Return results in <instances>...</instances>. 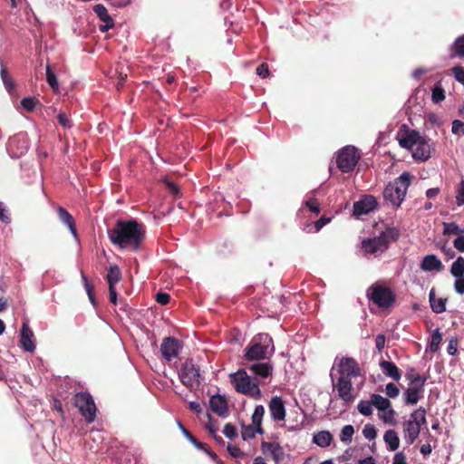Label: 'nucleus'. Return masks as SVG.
Returning <instances> with one entry per match:
<instances>
[{"label": "nucleus", "mask_w": 464, "mask_h": 464, "mask_svg": "<svg viewBox=\"0 0 464 464\" xmlns=\"http://www.w3.org/2000/svg\"><path fill=\"white\" fill-rule=\"evenodd\" d=\"M429 298L430 307L434 313L440 314L446 310V301L442 298H436L434 289L430 291Z\"/></svg>", "instance_id": "cd10ccee"}, {"label": "nucleus", "mask_w": 464, "mask_h": 464, "mask_svg": "<svg viewBox=\"0 0 464 464\" xmlns=\"http://www.w3.org/2000/svg\"><path fill=\"white\" fill-rule=\"evenodd\" d=\"M331 221V218H326L324 217H322L316 223H315V228L316 231L320 230L324 226L328 224Z\"/></svg>", "instance_id": "338daca9"}, {"label": "nucleus", "mask_w": 464, "mask_h": 464, "mask_svg": "<svg viewBox=\"0 0 464 464\" xmlns=\"http://www.w3.org/2000/svg\"><path fill=\"white\" fill-rule=\"evenodd\" d=\"M372 406H374L379 411L389 408L392 404L391 401L379 394H372L371 396Z\"/></svg>", "instance_id": "473e14b6"}, {"label": "nucleus", "mask_w": 464, "mask_h": 464, "mask_svg": "<svg viewBox=\"0 0 464 464\" xmlns=\"http://www.w3.org/2000/svg\"><path fill=\"white\" fill-rule=\"evenodd\" d=\"M454 247L463 253L464 252V235H460L458 237H456L453 241Z\"/></svg>", "instance_id": "4d7b16f0"}, {"label": "nucleus", "mask_w": 464, "mask_h": 464, "mask_svg": "<svg viewBox=\"0 0 464 464\" xmlns=\"http://www.w3.org/2000/svg\"><path fill=\"white\" fill-rule=\"evenodd\" d=\"M395 411L392 408L391 405L389 408L379 411V418L385 423L395 425Z\"/></svg>", "instance_id": "72a5a7b5"}, {"label": "nucleus", "mask_w": 464, "mask_h": 464, "mask_svg": "<svg viewBox=\"0 0 464 464\" xmlns=\"http://www.w3.org/2000/svg\"><path fill=\"white\" fill-rule=\"evenodd\" d=\"M231 382L237 392L259 399L261 391L256 379L251 378L245 370H238L230 374Z\"/></svg>", "instance_id": "0eeeda50"}, {"label": "nucleus", "mask_w": 464, "mask_h": 464, "mask_svg": "<svg viewBox=\"0 0 464 464\" xmlns=\"http://www.w3.org/2000/svg\"><path fill=\"white\" fill-rule=\"evenodd\" d=\"M333 440L332 434L327 430H322L314 434L313 441L321 448L328 447Z\"/></svg>", "instance_id": "c85d7f7f"}, {"label": "nucleus", "mask_w": 464, "mask_h": 464, "mask_svg": "<svg viewBox=\"0 0 464 464\" xmlns=\"http://www.w3.org/2000/svg\"><path fill=\"white\" fill-rule=\"evenodd\" d=\"M20 345L28 353H33L35 350L34 335L27 323H24L22 325Z\"/></svg>", "instance_id": "f3484780"}, {"label": "nucleus", "mask_w": 464, "mask_h": 464, "mask_svg": "<svg viewBox=\"0 0 464 464\" xmlns=\"http://www.w3.org/2000/svg\"><path fill=\"white\" fill-rule=\"evenodd\" d=\"M445 99L444 90L440 85V82H438L432 88V101L435 103L440 102Z\"/></svg>", "instance_id": "a19ab883"}, {"label": "nucleus", "mask_w": 464, "mask_h": 464, "mask_svg": "<svg viewBox=\"0 0 464 464\" xmlns=\"http://www.w3.org/2000/svg\"><path fill=\"white\" fill-rule=\"evenodd\" d=\"M367 297L379 307H389L395 302L392 290L382 283L372 285L367 290Z\"/></svg>", "instance_id": "1a4fd4ad"}, {"label": "nucleus", "mask_w": 464, "mask_h": 464, "mask_svg": "<svg viewBox=\"0 0 464 464\" xmlns=\"http://www.w3.org/2000/svg\"><path fill=\"white\" fill-rule=\"evenodd\" d=\"M169 295L167 293H158L156 295V300L160 304H167L169 302Z\"/></svg>", "instance_id": "052dcab7"}, {"label": "nucleus", "mask_w": 464, "mask_h": 464, "mask_svg": "<svg viewBox=\"0 0 464 464\" xmlns=\"http://www.w3.org/2000/svg\"><path fill=\"white\" fill-rule=\"evenodd\" d=\"M110 301L116 304H117V292L115 286H109Z\"/></svg>", "instance_id": "774afa93"}, {"label": "nucleus", "mask_w": 464, "mask_h": 464, "mask_svg": "<svg viewBox=\"0 0 464 464\" xmlns=\"http://www.w3.org/2000/svg\"><path fill=\"white\" fill-rule=\"evenodd\" d=\"M0 220L5 224L10 222V217L8 215V211L5 207V204L0 201Z\"/></svg>", "instance_id": "864d4df0"}, {"label": "nucleus", "mask_w": 464, "mask_h": 464, "mask_svg": "<svg viewBox=\"0 0 464 464\" xmlns=\"http://www.w3.org/2000/svg\"><path fill=\"white\" fill-rule=\"evenodd\" d=\"M451 73L457 82L464 85V69L461 66H454Z\"/></svg>", "instance_id": "a18cd8bd"}, {"label": "nucleus", "mask_w": 464, "mask_h": 464, "mask_svg": "<svg viewBox=\"0 0 464 464\" xmlns=\"http://www.w3.org/2000/svg\"><path fill=\"white\" fill-rule=\"evenodd\" d=\"M387 450L395 451L400 446V439L397 432L393 430H388L383 436Z\"/></svg>", "instance_id": "a878e982"}, {"label": "nucleus", "mask_w": 464, "mask_h": 464, "mask_svg": "<svg viewBox=\"0 0 464 464\" xmlns=\"http://www.w3.org/2000/svg\"><path fill=\"white\" fill-rule=\"evenodd\" d=\"M380 367L385 376H388L396 382L401 380V372L394 362L390 361H382L380 362Z\"/></svg>", "instance_id": "393cba45"}, {"label": "nucleus", "mask_w": 464, "mask_h": 464, "mask_svg": "<svg viewBox=\"0 0 464 464\" xmlns=\"http://www.w3.org/2000/svg\"><path fill=\"white\" fill-rule=\"evenodd\" d=\"M180 349L179 342L172 337L165 338L160 346V352L164 359L171 361L176 358Z\"/></svg>", "instance_id": "dca6fc26"}, {"label": "nucleus", "mask_w": 464, "mask_h": 464, "mask_svg": "<svg viewBox=\"0 0 464 464\" xmlns=\"http://www.w3.org/2000/svg\"><path fill=\"white\" fill-rule=\"evenodd\" d=\"M378 206L376 198L372 195H364L353 204V215L360 218L373 211Z\"/></svg>", "instance_id": "2eb2a0df"}, {"label": "nucleus", "mask_w": 464, "mask_h": 464, "mask_svg": "<svg viewBox=\"0 0 464 464\" xmlns=\"http://www.w3.org/2000/svg\"><path fill=\"white\" fill-rule=\"evenodd\" d=\"M21 105L28 111H32L36 105V101L31 97H25L21 101Z\"/></svg>", "instance_id": "de8ad7c7"}, {"label": "nucleus", "mask_w": 464, "mask_h": 464, "mask_svg": "<svg viewBox=\"0 0 464 464\" xmlns=\"http://www.w3.org/2000/svg\"><path fill=\"white\" fill-rule=\"evenodd\" d=\"M399 145L411 153L416 161L425 162L431 156V148L429 140L419 130L402 124L396 133Z\"/></svg>", "instance_id": "7ed1b4c3"}, {"label": "nucleus", "mask_w": 464, "mask_h": 464, "mask_svg": "<svg viewBox=\"0 0 464 464\" xmlns=\"http://www.w3.org/2000/svg\"><path fill=\"white\" fill-rule=\"evenodd\" d=\"M1 79L3 82V84L6 90V92L10 94H12L15 90V82L12 78V76L9 74L8 71L4 67L3 62L1 61Z\"/></svg>", "instance_id": "bb28decb"}, {"label": "nucleus", "mask_w": 464, "mask_h": 464, "mask_svg": "<svg viewBox=\"0 0 464 464\" xmlns=\"http://www.w3.org/2000/svg\"><path fill=\"white\" fill-rule=\"evenodd\" d=\"M420 266L424 272H440L444 267L442 262L435 255L425 256Z\"/></svg>", "instance_id": "aec40b11"}, {"label": "nucleus", "mask_w": 464, "mask_h": 464, "mask_svg": "<svg viewBox=\"0 0 464 464\" xmlns=\"http://www.w3.org/2000/svg\"><path fill=\"white\" fill-rule=\"evenodd\" d=\"M460 227L455 222L443 223V235H459Z\"/></svg>", "instance_id": "37998d69"}, {"label": "nucleus", "mask_w": 464, "mask_h": 464, "mask_svg": "<svg viewBox=\"0 0 464 464\" xmlns=\"http://www.w3.org/2000/svg\"><path fill=\"white\" fill-rule=\"evenodd\" d=\"M399 237V232L394 227H388L379 236L369 237L362 242L363 256L367 258L376 257L382 254L392 242Z\"/></svg>", "instance_id": "20e7f679"}, {"label": "nucleus", "mask_w": 464, "mask_h": 464, "mask_svg": "<svg viewBox=\"0 0 464 464\" xmlns=\"http://www.w3.org/2000/svg\"><path fill=\"white\" fill-rule=\"evenodd\" d=\"M269 411L271 418L276 421L284 420L285 418V407L283 400L275 396L269 401Z\"/></svg>", "instance_id": "a211bd4d"}, {"label": "nucleus", "mask_w": 464, "mask_h": 464, "mask_svg": "<svg viewBox=\"0 0 464 464\" xmlns=\"http://www.w3.org/2000/svg\"><path fill=\"white\" fill-rule=\"evenodd\" d=\"M29 141L26 133L19 132L14 135L7 142L6 150L12 158H19L26 153Z\"/></svg>", "instance_id": "4468645a"}, {"label": "nucleus", "mask_w": 464, "mask_h": 464, "mask_svg": "<svg viewBox=\"0 0 464 464\" xmlns=\"http://www.w3.org/2000/svg\"><path fill=\"white\" fill-rule=\"evenodd\" d=\"M46 81L54 92H58L59 84L57 82V78L54 72L51 70L49 65L46 66Z\"/></svg>", "instance_id": "ea45409f"}, {"label": "nucleus", "mask_w": 464, "mask_h": 464, "mask_svg": "<svg viewBox=\"0 0 464 464\" xmlns=\"http://www.w3.org/2000/svg\"><path fill=\"white\" fill-rule=\"evenodd\" d=\"M82 282H83V285H84L85 291H86L87 295L89 297V300L92 303V304L93 306H95L96 305V301H95L94 294H93V292H94L93 285L88 280L87 276L83 273H82Z\"/></svg>", "instance_id": "4c0bfd02"}, {"label": "nucleus", "mask_w": 464, "mask_h": 464, "mask_svg": "<svg viewBox=\"0 0 464 464\" xmlns=\"http://www.w3.org/2000/svg\"><path fill=\"white\" fill-rule=\"evenodd\" d=\"M362 434L365 439L372 440L376 437V429L372 424H365L362 429Z\"/></svg>", "instance_id": "c03bdc74"}, {"label": "nucleus", "mask_w": 464, "mask_h": 464, "mask_svg": "<svg viewBox=\"0 0 464 464\" xmlns=\"http://www.w3.org/2000/svg\"><path fill=\"white\" fill-rule=\"evenodd\" d=\"M410 381L408 389L403 393L404 402L407 405H414L418 403L423 394V388L426 378L420 374H407Z\"/></svg>", "instance_id": "9b49d317"}, {"label": "nucleus", "mask_w": 464, "mask_h": 464, "mask_svg": "<svg viewBox=\"0 0 464 464\" xmlns=\"http://www.w3.org/2000/svg\"><path fill=\"white\" fill-rule=\"evenodd\" d=\"M452 133L461 136L464 135V122L459 120H455L452 121L451 127Z\"/></svg>", "instance_id": "49530a36"}, {"label": "nucleus", "mask_w": 464, "mask_h": 464, "mask_svg": "<svg viewBox=\"0 0 464 464\" xmlns=\"http://www.w3.org/2000/svg\"><path fill=\"white\" fill-rule=\"evenodd\" d=\"M57 215L61 222H63L72 233L73 238L78 242L79 237L75 227V222L72 216L63 208L60 207L57 209Z\"/></svg>", "instance_id": "412c9836"}, {"label": "nucleus", "mask_w": 464, "mask_h": 464, "mask_svg": "<svg viewBox=\"0 0 464 464\" xmlns=\"http://www.w3.org/2000/svg\"><path fill=\"white\" fill-rule=\"evenodd\" d=\"M441 340H442V335L440 333V330L435 329L431 334L430 344H429L430 350L432 353H436L439 350Z\"/></svg>", "instance_id": "c9c22d12"}, {"label": "nucleus", "mask_w": 464, "mask_h": 464, "mask_svg": "<svg viewBox=\"0 0 464 464\" xmlns=\"http://www.w3.org/2000/svg\"><path fill=\"white\" fill-rule=\"evenodd\" d=\"M450 274L455 278L464 276V257L458 256L457 259L452 263L450 267Z\"/></svg>", "instance_id": "2f4dec72"}, {"label": "nucleus", "mask_w": 464, "mask_h": 464, "mask_svg": "<svg viewBox=\"0 0 464 464\" xmlns=\"http://www.w3.org/2000/svg\"><path fill=\"white\" fill-rule=\"evenodd\" d=\"M57 118H58L59 124L61 126H63L64 129L72 127V123L71 120L64 112L59 113Z\"/></svg>", "instance_id": "09e8293b"}, {"label": "nucleus", "mask_w": 464, "mask_h": 464, "mask_svg": "<svg viewBox=\"0 0 464 464\" xmlns=\"http://www.w3.org/2000/svg\"><path fill=\"white\" fill-rule=\"evenodd\" d=\"M109 286H115V285L121 279V272L117 265H111L106 276Z\"/></svg>", "instance_id": "7c9ffc66"}, {"label": "nucleus", "mask_w": 464, "mask_h": 464, "mask_svg": "<svg viewBox=\"0 0 464 464\" xmlns=\"http://www.w3.org/2000/svg\"><path fill=\"white\" fill-rule=\"evenodd\" d=\"M93 11L95 14L102 22V24H101L99 27L101 32H107L114 26V22L103 5H95L93 6Z\"/></svg>", "instance_id": "6ab92c4d"}, {"label": "nucleus", "mask_w": 464, "mask_h": 464, "mask_svg": "<svg viewBox=\"0 0 464 464\" xmlns=\"http://www.w3.org/2000/svg\"><path fill=\"white\" fill-rule=\"evenodd\" d=\"M265 414V408L263 405H257L255 407L252 414V424L256 427H261L262 419Z\"/></svg>", "instance_id": "e433bc0d"}, {"label": "nucleus", "mask_w": 464, "mask_h": 464, "mask_svg": "<svg viewBox=\"0 0 464 464\" xmlns=\"http://www.w3.org/2000/svg\"><path fill=\"white\" fill-rule=\"evenodd\" d=\"M440 191V189L439 188H432L427 189L425 195L428 198L431 199L436 198L439 195Z\"/></svg>", "instance_id": "69168bd1"}, {"label": "nucleus", "mask_w": 464, "mask_h": 464, "mask_svg": "<svg viewBox=\"0 0 464 464\" xmlns=\"http://www.w3.org/2000/svg\"><path fill=\"white\" fill-rule=\"evenodd\" d=\"M275 353L272 338L267 334H258L254 336L245 350V358L247 361H259L269 359Z\"/></svg>", "instance_id": "423d86ee"}, {"label": "nucleus", "mask_w": 464, "mask_h": 464, "mask_svg": "<svg viewBox=\"0 0 464 464\" xmlns=\"http://www.w3.org/2000/svg\"><path fill=\"white\" fill-rule=\"evenodd\" d=\"M144 236L143 226L134 219L118 220L114 227L108 229V237L113 245L133 251L140 248Z\"/></svg>", "instance_id": "f03ea898"}, {"label": "nucleus", "mask_w": 464, "mask_h": 464, "mask_svg": "<svg viewBox=\"0 0 464 464\" xmlns=\"http://www.w3.org/2000/svg\"><path fill=\"white\" fill-rule=\"evenodd\" d=\"M330 376L334 389L344 403H350L355 400L365 381L362 369L351 357L336 358Z\"/></svg>", "instance_id": "f257e3e1"}, {"label": "nucleus", "mask_w": 464, "mask_h": 464, "mask_svg": "<svg viewBox=\"0 0 464 464\" xmlns=\"http://www.w3.org/2000/svg\"><path fill=\"white\" fill-rule=\"evenodd\" d=\"M248 369L252 373L260 378H268L273 372V365L269 362L253 363Z\"/></svg>", "instance_id": "4be33fe9"}, {"label": "nucleus", "mask_w": 464, "mask_h": 464, "mask_svg": "<svg viewBox=\"0 0 464 464\" xmlns=\"http://www.w3.org/2000/svg\"><path fill=\"white\" fill-rule=\"evenodd\" d=\"M224 435L228 439H233L237 436V429L231 423H227L223 430Z\"/></svg>", "instance_id": "603ef678"}, {"label": "nucleus", "mask_w": 464, "mask_h": 464, "mask_svg": "<svg viewBox=\"0 0 464 464\" xmlns=\"http://www.w3.org/2000/svg\"><path fill=\"white\" fill-rule=\"evenodd\" d=\"M454 289L459 295H464V276L456 278L454 282Z\"/></svg>", "instance_id": "5fc2aeb1"}, {"label": "nucleus", "mask_w": 464, "mask_h": 464, "mask_svg": "<svg viewBox=\"0 0 464 464\" xmlns=\"http://www.w3.org/2000/svg\"><path fill=\"white\" fill-rule=\"evenodd\" d=\"M450 57L464 58V34L457 37L450 46Z\"/></svg>", "instance_id": "c756f323"}, {"label": "nucleus", "mask_w": 464, "mask_h": 464, "mask_svg": "<svg viewBox=\"0 0 464 464\" xmlns=\"http://www.w3.org/2000/svg\"><path fill=\"white\" fill-rule=\"evenodd\" d=\"M411 178L410 172H403L393 181L387 184L383 190V198L387 204L396 208L401 205L411 183Z\"/></svg>", "instance_id": "39448f33"}, {"label": "nucleus", "mask_w": 464, "mask_h": 464, "mask_svg": "<svg viewBox=\"0 0 464 464\" xmlns=\"http://www.w3.org/2000/svg\"><path fill=\"white\" fill-rule=\"evenodd\" d=\"M262 450L264 453H268L272 456L273 459L278 463L283 459L284 451L281 446L275 442H263Z\"/></svg>", "instance_id": "5701e85b"}, {"label": "nucleus", "mask_w": 464, "mask_h": 464, "mask_svg": "<svg viewBox=\"0 0 464 464\" xmlns=\"http://www.w3.org/2000/svg\"><path fill=\"white\" fill-rule=\"evenodd\" d=\"M305 205L312 212L315 214H318L320 212V206L315 199L311 198L306 200Z\"/></svg>", "instance_id": "6e6d98bb"}, {"label": "nucleus", "mask_w": 464, "mask_h": 464, "mask_svg": "<svg viewBox=\"0 0 464 464\" xmlns=\"http://www.w3.org/2000/svg\"><path fill=\"white\" fill-rule=\"evenodd\" d=\"M179 378L182 384L190 390L200 385V370L191 359L186 360L179 370Z\"/></svg>", "instance_id": "9d476101"}, {"label": "nucleus", "mask_w": 464, "mask_h": 464, "mask_svg": "<svg viewBox=\"0 0 464 464\" xmlns=\"http://www.w3.org/2000/svg\"><path fill=\"white\" fill-rule=\"evenodd\" d=\"M385 344V336L383 334H378L375 338V345L379 351H382Z\"/></svg>", "instance_id": "0e129e2a"}, {"label": "nucleus", "mask_w": 464, "mask_h": 464, "mask_svg": "<svg viewBox=\"0 0 464 464\" xmlns=\"http://www.w3.org/2000/svg\"><path fill=\"white\" fill-rule=\"evenodd\" d=\"M385 392L390 398H396L400 394V391L394 383H388L385 387Z\"/></svg>", "instance_id": "3c124183"}, {"label": "nucleus", "mask_w": 464, "mask_h": 464, "mask_svg": "<svg viewBox=\"0 0 464 464\" xmlns=\"http://www.w3.org/2000/svg\"><path fill=\"white\" fill-rule=\"evenodd\" d=\"M179 428L182 430V433L185 435V437L194 445V446H199L201 445L200 442L197 440L195 437H193L183 426L181 423L179 424Z\"/></svg>", "instance_id": "13d9d810"}, {"label": "nucleus", "mask_w": 464, "mask_h": 464, "mask_svg": "<svg viewBox=\"0 0 464 464\" xmlns=\"http://www.w3.org/2000/svg\"><path fill=\"white\" fill-rule=\"evenodd\" d=\"M256 433H263V430L261 427H256L254 425L245 426L242 429L241 436L244 440L252 439L255 437Z\"/></svg>", "instance_id": "f704fd0d"}, {"label": "nucleus", "mask_w": 464, "mask_h": 464, "mask_svg": "<svg viewBox=\"0 0 464 464\" xmlns=\"http://www.w3.org/2000/svg\"><path fill=\"white\" fill-rule=\"evenodd\" d=\"M456 202L458 206L464 205V180H461L459 183L458 189H457V195H456Z\"/></svg>", "instance_id": "8fccbe9b"}, {"label": "nucleus", "mask_w": 464, "mask_h": 464, "mask_svg": "<svg viewBox=\"0 0 464 464\" xmlns=\"http://www.w3.org/2000/svg\"><path fill=\"white\" fill-rule=\"evenodd\" d=\"M256 73H257V75H259L262 78L267 77L269 75V70H268L267 64H266V63L260 64L256 68Z\"/></svg>", "instance_id": "bf43d9fd"}, {"label": "nucleus", "mask_w": 464, "mask_h": 464, "mask_svg": "<svg viewBox=\"0 0 464 464\" xmlns=\"http://www.w3.org/2000/svg\"><path fill=\"white\" fill-rule=\"evenodd\" d=\"M392 464H407L405 455L402 452H397L394 455Z\"/></svg>", "instance_id": "e2e57ef3"}, {"label": "nucleus", "mask_w": 464, "mask_h": 464, "mask_svg": "<svg viewBox=\"0 0 464 464\" xmlns=\"http://www.w3.org/2000/svg\"><path fill=\"white\" fill-rule=\"evenodd\" d=\"M424 424H426V411L420 407L412 411L409 419L402 424L404 440L408 444H412L416 440Z\"/></svg>", "instance_id": "6e6552de"}, {"label": "nucleus", "mask_w": 464, "mask_h": 464, "mask_svg": "<svg viewBox=\"0 0 464 464\" xmlns=\"http://www.w3.org/2000/svg\"><path fill=\"white\" fill-rule=\"evenodd\" d=\"M209 405L212 411L217 413L218 416H225L227 413V404L222 396H212L209 400Z\"/></svg>", "instance_id": "b1692460"}, {"label": "nucleus", "mask_w": 464, "mask_h": 464, "mask_svg": "<svg viewBox=\"0 0 464 464\" xmlns=\"http://www.w3.org/2000/svg\"><path fill=\"white\" fill-rule=\"evenodd\" d=\"M357 409L359 412L364 416L371 415L372 413V401H361L357 405Z\"/></svg>", "instance_id": "79ce46f5"}, {"label": "nucleus", "mask_w": 464, "mask_h": 464, "mask_svg": "<svg viewBox=\"0 0 464 464\" xmlns=\"http://www.w3.org/2000/svg\"><path fill=\"white\" fill-rule=\"evenodd\" d=\"M361 155L358 150L352 145H347L338 151L336 163L339 169L343 173L353 170Z\"/></svg>", "instance_id": "f8f14e48"}, {"label": "nucleus", "mask_w": 464, "mask_h": 464, "mask_svg": "<svg viewBox=\"0 0 464 464\" xmlns=\"http://www.w3.org/2000/svg\"><path fill=\"white\" fill-rule=\"evenodd\" d=\"M227 450L230 453V455L234 458H240L243 455L239 448H237V446H233L231 444L227 445Z\"/></svg>", "instance_id": "680f3d73"}, {"label": "nucleus", "mask_w": 464, "mask_h": 464, "mask_svg": "<svg viewBox=\"0 0 464 464\" xmlns=\"http://www.w3.org/2000/svg\"><path fill=\"white\" fill-rule=\"evenodd\" d=\"M74 404L87 422L91 423L95 420L96 406L91 394L87 392L75 394Z\"/></svg>", "instance_id": "ddd939ff"}, {"label": "nucleus", "mask_w": 464, "mask_h": 464, "mask_svg": "<svg viewBox=\"0 0 464 464\" xmlns=\"http://www.w3.org/2000/svg\"><path fill=\"white\" fill-rule=\"evenodd\" d=\"M354 434V429L352 425H345L341 430L340 440L343 443H350Z\"/></svg>", "instance_id": "58836bf2"}]
</instances>
